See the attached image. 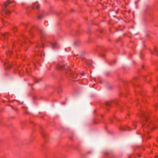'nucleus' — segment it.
Wrapping results in <instances>:
<instances>
[{"label":"nucleus","instance_id":"f257e3e1","mask_svg":"<svg viewBox=\"0 0 158 158\" xmlns=\"http://www.w3.org/2000/svg\"><path fill=\"white\" fill-rule=\"evenodd\" d=\"M12 2L10 1V0H7L6 2H4V6L2 9V10L6 14H9L11 13V12L7 8L8 6L10 4L12 3Z\"/></svg>","mask_w":158,"mask_h":158},{"label":"nucleus","instance_id":"f03ea898","mask_svg":"<svg viewBox=\"0 0 158 158\" xmlns=\"http://www.w3.org/2000/svg\"><path fill=\"white\" fill-rule=\"evenodd\" d=\"M57 68L60 70H62L63 69H67L68 66L67 65H64L60 64H58L57 66Z\"/></svg>","mask_w":158,"mask_h":158},{"label":"nucleus","instance_id":"7ed1b4c3","mask_svg":"<svg viewBox=\"0 0 158 158\" xmlns=\"http://www.w3.org/2000/svg\"><path fill=\"white\" fill-rule=\"evenodd\" d=\"M52 48L55 49L57 48L58 45L56 42H54L52 44Z\"/></svg>","mask_w":158,"mask_h":158},{"label":"nucleus","instance_id":"20e7f679","mask_svg":"<svg viewBox=\"0 0 158 158\" xmlns=\"http://www.w3.org/2000/svg\"><path fill=\"white\" fill-rule=\"evenodd\" d=\"M106 86L108 89H111L112 88V86L108 83L106 84Z\"/></svg>","mask_w":158,"mask_h":158},{"label":"nucleus","instance_id":"39448f33","mask_svg":"<svg viewBox=\"0 0 158 158\" xmlns=\"http://www.w3.org/2000/svg\"><path fill=\"white\" fill-rule=\"evenodd\" d=\"M120 130L122 131H125L126 129L123 127H121L120 128Z\"/></svg>","mask_w":158,"mask_h":158},{"label":"nucleus","instance_id":"423d86ee","mask_svg":"<svg viewBox=\"0 0 158 158\" xmlns=\"http://www.w3.org/2000/svg\"><path fill=\"white\" fill-rule=\"evenodd\" d=\"M40 33L41 35H42L43 34H44V31L43 30H41L40 31Z\"/></svg>","mask_w":158,"mask_h":158},{"label":"nucleus","instance_id":"0eeeda50","mask_svg":"<svg viewBox=\"0 0 158 158\" xmlns=\"http://www.w3.org/2000/svg\"><path fill=\"white\" fill-rule=\"evenodd\" d=\"M78 44H77V43H76V42H75L74 43V46H77V45H78Z\"/></svg>","mask_w":158,"mask_h":158},{"label":"nucleus","instance_id":"6e6552de","mask_svg":"<svg viewBox=\"0 0 158 158\" xmlns=\"http://www.w3.org/2000/svg\"><path fill=\"white\" fill-rule=\"evenodd\" d=\"M106 106H109V105H110V103L108 102H106Z\"/></svg>","mask_w":158,"mask_h":158},{"label":"nucleus","instance_id":"1a4fd4ad","mask_svg":"<svg viewBox=\"0 0 158 158\" xmlns=\"http://www.w3.org/2000/svg\"><path fill=\"white\" fill-rule=\"evenodd\" d=\"M43 16V15H40L38 17V19H40Z\"/></svg>","mask_w":158,"mask_h":158},{"label":"nucleus","instance_id":"9d476101","mask_svg":"<svg viewBox=\"0 0 158 158\" xmlns=\"http://www.w3.org/2000/svg\"><path fill=\"white\" fill-rule=\"evenodd\" d=\"M7 33H6L5 34H3L2 36H4L5 37H7Z\"/></svg>","mask_w":158,"mask_h":158},{"label":"nucleus","instance_id":"9b49d317","mask_svg":"<svg viewBox=\"0 0 158 158\" xmlns=\"http://www.w3.org/2000/svg\"><path fill=\"white\" fill-rule=\"evenodd\" d=\"M40 80H41V79H39L38 80H37L36 81H35V82L36 83H38Z\"/></svg>","mask_w":158,"mask_h":158},{"label":"nucleus","instance_id":"f8f14e48","mask_svg":"<svg viewBox=\"0 0 158 158\" xmlns=\"http://www.w3.org/2000/svg\"><path fill=\"white\" fill-rule=\"evenodd\" d=\"M7 66H9V67H8L6 68L8 69H9L11 67L10 66V65H7Z\"/></svg>","mask_w":158,"mask_h":158},{"label":"nucleus","instance_id":"ddd939ff","mask_svg":"<svg viewBox=\"0 0 158 158\" xmlns=\"http://www.w3.org/2000/svg\"><path fill=\"white\" fill-rule=\"evenodd\" d=\"M144 117H145V120L147 121V118H146V115H144Z\"/></svg>","mask_w":158,"mask_h":158},{"label":"nucleus","instance_id":"4468645a","mask_svg":"<svg viewBox=\"0 0 158 158\" xmlns=\"http://www.w3.org/2000/svg\"><path fill=\"white\" fill-rule=\"evenodd\" d=\"M16 27H15L14 28V31H15V30H16Z\"/></svg>","mask_w":158,"mask_h":158},{"label":"nucleus","instance_id":"2eb2a0df","mask_svg":"<svg viewBox=\"0 0 158 158\" xmlns=\"http://www.w3.org/2000/svg\"><path fill=\"white\" fill-rule=\"evenodd\" d=\"M86 64H88V65H89V64H90L88 63L87 62H86Z\"/></svg>","mask_w":158,"mask_h":158},{"label":"nucleus","instance_id":"dca6fc26","mask_svg":"<svg viewBox=\"0 0 158 158\" xmlns=\"http://www.w3.org/2000/svg\"><path fill=\"white\" fill-rule=\"evenodd\" d=\"M36 8L37 9L39 8V6H37L36 7Z\"/></svg>","mask_w":158,"mask_h":158},{"label":"nucleus","instance_id":"f3484780","mask_svg":"<svg viewBox=\"0 0 158 158\" xmlns=\"http://www.w3.org/2000/svg\"><path fill=\"white\" fill-rule=\"evenodd\" d=\"M84 74V73H81V74L82 75H83Z\"/></svg>","mask_w":158,"mask_h":158},{"label":"nucleus","instance_id":"a211bd4d","mask_svg":"<svg viewBox=\"0 0 158 158\" xmlns=\"http://www.w3.org/2000/svg\"><path fill=\"white\" fill-rule=\"evenodd\" d=\"M42 47H43V48H44V44H42Z\"/></svg>","mask_w":158,"mask_h":158},{"label":"nucleus","instance_id":"6ab92c4d","mask_svg":"<svg viewBox=\"0 0 158 158\" xmlns=\"http://www.w3.org/2000/svg\"><path fill=\"white\" fill-rule=\"evenodd\" d=\"M140 58H141V59H142V56H140Z\"/></svg>","mask_w":158,"mask_h":158}]
</instances>
